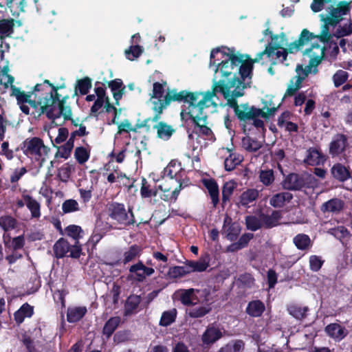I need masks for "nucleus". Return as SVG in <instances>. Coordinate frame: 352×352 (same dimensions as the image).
<instances>
[{"mask_svg":"<svg viewBox=\"0 0 352 352\" xmlns=\"http://www.w3.org/2000/svg\"><path fill=\"white\" fill-rule=\"evenodd\" d=\"M306 179L297 173H289L283 181V188L288 190H300L307 186Z\"/></svg>","mask_w":352,"mask_h":352,"instance_id":"nucleus-14","label":"nucleus"},{"mask_svg":"<svg viewBox=\"0 0 352 352\" xmlns=\"http://www.w3.org/2000/svg\"><path fill=\"white\" fill-rule=\"evenodd\" d=\"M107 212L109 217L117 225L124 228L133 226L136 221L131 207L126 209L124 204L111 201L107 204Z\"/></svg>","mask_w":352,"mask_h":352,"instance_id":"nucleus-6","label":"nucleus"},{"mask_svg":"<svg viewBox=\"0 0 352 352\" xmlns=\"http://www.w3.org/2000/svg\"><path fill=\"white\" fill-rule=\"evenodd\" d=\"M287 310L296 320H302L307 318L309 308L307 306L292 304L287 306Z\"/></svg>","mask_w":352,"mask_h":352,"instance_id":"nucleus-32","label":"nucleus"},{"mask_svg":"<svg viewBox=\"0 0 352 352\" xmlns=\"http://www.w3.org/2000/svg\"><path fill=\"white\" fill-rule=\"evenodd\" d=\"M22 197L25 202L27 208L30 211L32 218H40L41 215V204L30 195L23 194Z\"/></svg>","mask_w":352,"mask_h":352,"instance_id":"nucleus-29","label":"nucleus"},{"mask_svg":"<svg viewBox=\"0 0 352 352\" xmlns=\"http://www.w3.org/2000/svg\"><path fill=\"white\" fill-rule=\"evenodd\" d=\"M236 187V184L233 180L226 182L222 187V204H226L230 201V197L232 195L234 189Z\"/></svg>","mask_w":352,"mask_h":352,"instance_id":"nucleus-48","label":"nucleus"},{"mask_svg":"<svg viewBox=\"0 0 352 352\" xmlns=\"http://www.w3.org/2000/svg\"><path fill=\"white\" fill-rule=\"evenodd\" d=\"M166 85V82H164V84H161L159 82H154L151 99H154L153 100H160L161 102L163 101L162 98L164 93V85Z\"/></svg>","mask_w":352,"mask_h":352,"instance_id":"nucleus-56","label":"nucleus"},{"mask_svg":"<svg viewBox=\"0 0 352 352\" xmlns=\"http://www.w3.org/2000/svg\"><path fill=\"white\" fill-rule=\"evenodd\" d=\"M142 252V248L136 244L132 245L129 247V250L125 251L123 254L122 263H126L134 261L137 257H139Z\"/></svg>","mask_w":352,"mask_h":352,"instance_id":"nucleus-39","label":"nucleus"},{"mask_svg":"<svg viewBox=\"0 0 352 352\" xmlns=\"http://www.w3.org/2000/svg\"><path fill=\"white\" fill-rule=\"evenodd\" d=\"M210 311V308L206 307H199L190 309L188 311V316L192 318H201L208 314Z\"/></svg>","mask_w":352,"mask_h":352,"instance_id":"nucleus-61","label":"nucleus"},{"mask_svg":"<svg viewBox=\"0 0 352 352\" xmlns=\"http://www.w3.org/2000/svg\"><path fill=\"white\" fill-rule=\"evenodd\" d=\"M241 162V160L240 159L239 155H236L235 153H230L224 161L225 170L227 171H232Z\"/></svg>","mask_w":352,"mask_h":352,"instance_id":"nucleus-52","label":"nucleus"},{"mask_svg":"<svg viewBox=\"0 0 352 352\" xmlns=\"http://www.w3.org/2000/svg\"><path fill=\"white\" fill-rule=\"evenodd\" d=\"M183 188L182 184L179 183V185L175 188L171 192H170V188H164L161 190L164 191V194L162 197V199L164 201H173L175 202L179 195L181 190Z\"/></svg>","mask_w":352,"mask_h":352,"instance_id":"nucleus-50","label":"nucleus"},{"mask_svg":"<svg viewBox=\"0 0 352 352\" xmlns=\"http://www.w3.org/2000/svg\"><path fill=\"white\" fill-rule=\"evenodd\" d=\"M204 94V92H190L186 90H182L177 92L176 89L168 91L164 96L163 101L153 100L152 109L154 111L153 116V121L157 122L161 119V115L171 102H184L187 103L188 106V115L197 116L198 115L197 109L202 105V97ZM204 105V104H203Z\"/></svg>","mask_w":352,"mask_h":352,"instance_id":"nucleus-4","label":"nucleus"},{"mask_svg":"<svg viewBox=\"0 0 352 352\" xmlns=\"http://www.w3.org/2000/svg\"><path fill=\"white\" fill-rule=\"evenodd\" d=\"M258 195V190L254 188H249L241 195L240 204L243 206H248L250 204L256 200Z\"/></svg>","mask_w":352,"mask_h":352,"instance_id":"nucleus-41","label":"nucleus"},{"mask_svg":"<svg viewBox=\"0 0 352 352\" xmlns=\"http://www.w3.org/2000/svg\"><path fill=\"white\" fill-rule=\"evenodd\" d=\"M328 233L339 240L345 246L351 236L350 231L344 226H338L331 228L329 230Z\"/></svg>","mask_w":352,"mask_h":352,"instance_id":"nucleus-25","label":"nucleus"},{"mask_svg":"<svg viewBox=\"0 0 352 352\" xmlns=\"http://www.w3.org/2000/svg\"><path fill=\"white\" fill-rule=\"evenodd\" d=\"M208 108V107L204 104V105H201L197 109L198 115L195 117L194 116H188L189 118L192 121L193 124L195 126L199 128V132L205 135L209 136L212 132L210 128L207 126V119L208 116L207 113L204 111V109Z\"/></svg>","mask_w":352,"mask_h":352,"instance_id":"nucleus-13","label":"nucleus"},{"mask_svg":"<svg viewBox=\"0 0 352 352\" xmlns=\"http://www.w3.org/2000/svg\"><path fill=\"white\" fill-rule=\"evenodd\" d=\"M324 43L328 45L327 47L329 50V56L330 57V60L333 61L336 60L338 54L340 52L337 43L331 39L329 42H325Z\"/></svg>","mask_w":352,"mask_h":352,"instance_id":"nucleus-63","label":"nucleus"},{"mask_svg":"<svg viewBox=\"0 0 352 352\" xmlns=\"http://www.w3.org/2000/svg\"><path fill=\"white\" fill-rule=\"evenodd\" d=\"M18 226L17 220L11 215H3L0 217V228L8 232L14 230Z\"/></svg>","mask_w":352,"mask_h":352,"instance_id":"nucleus-42","label":"nucleus"},{"mask_svg":"<svg viewBox=\"0 0 352 352\" xmlns=\"http://www.w3.org/2000/svg\"><path fill=\"white\" fill-rule=\"evenodd\" d=\"M223 337V333L219 327L213 324H209L201 336L204 344H212Z\"/></svg>","mask_w":352,"mask_h":352,"instance_id":"nucleus-21","label":"nucleus"},{"mask_svg":"<svg viewBox=\"0 0 352 352\" xmlns=\"http://www.w3.org/2000/svg\"><path fill=\"white\" fill-rule=\"evenodd\" d=\"M253 237L252 233H245L241 236L237 242L233 243V246H236V248H244Z\"/></svg>","mask_w":352,"mask_h":352,"instance_id":"nucleus-64","label":"nucleus"},{"mask_svg":"<svg viewBox=\"0 0 352 352\" xmlns=\"http://www.w3.org/2000/svg\"><path fill=\"white\" fill-rule=\"evenodd\" d=\"M326 334L335 341H340L348 334L347 329L339 323H330L324 328Z\"/></svg>","mask_w":352,"mask_h":352,"instance_id":"nucleus-19","label":"nucleus"},{"mask_svg":"<svg viewBox=\"0 0 352 352\" xmlns=\"http://www.w3.org/2000/svg\"><path fill=\"white\" fill-rule=\"evenodd\" d=\"M143 47L139 45H132L130 47L125 50V56L129 60H134L140 57L143 53Z\"/></svg>","mask_w":352,"mask_h":352,"instance_id":"nucleus-53","label":"nucleus"},{"mask_svg":"<svg viewBox=\"0 0 352 352\" xmlns=\"http://www.w3.org/2000/svg\"><path fill=\"white\" fill-rule=\"evenodd\" d=\"M62 210L64 214L76 212L80 210L79 204L75 199H67L62 204Z\"/></svg>","mask_w":352,"mask_h":352,"instance_id":"nucleus-57","label":"nucleus"},{"mask_svg":"<svg viewBox=\"0 0 352 352\" xmlns=\"http://www.w3.org/2000/svg\"><path fill=\"white\" fill-rule=\"evenodd\" d=\"M195 292H199V290L195 289L193 288L181 289L179 291V300L181 302L186 306L196 305L199 300L198 298L195 296Z\"/></svg>","mask_w":352,"mask_h":352,"instance_id":"nucleus-31","label":"nucleus"},{"mask_svg":"<svg viewBox=\"0 0 352 352\" xmlns=\"http://www.w3.org/2000/svg\"><path fill=\"white\" fill-rule=\"evenodd\" d=\"M184 175V170L182 167L181 163L177 160H171L162 172V177H166L170 179H175L178 185H179V183L183 184Z\"/></svg>","mask_w":352,"mask_h":352,"instance_id":"nucleus-12","label":"nucleus"},{"mask_svg":"<svg viewBox=\"0 0 352 352\" xmlns=\"http://www.w3.org/2000/svg\"><path fill=\"white\" fill-rule=\"evenodd\" d=\"M291 43L287 48L281 47L279 44H272L269 43L263 51L258 53L254 58H251L252 65L261 62L262 65L270 63L271 65H276L278 62L283 63L287 59L288 53L290 52Z\"/></svg>","mask_w":352,"mask_h":352,"instance_id":"nucleus-5","label":"nucleus"},{"mask_svg":"<svg viewBox=\"0 0 352 352\" xmlns=\"http://www.w3.org/2000/svg\"><path fill=\"white\" fill-rule=\"evenodd\" d=\"M92 87L91 79L89 77H84L83 78L79 79L76 82L75 87L74 96L77 95L78 91L80 95H86L89 91V89Z\"/></svg>","mask_w":352,"mask_h":352,"instance_id":"nucleus-43","label":"nucleus"},{"mask_svg":"<svg viewBox=\"0 0 352 352\" xmlns=\"http://www.w3.org/2000/svg\"><path fill=\"white\" fill-rule=\"evenodd\" d=\"M129 272L130 273L128 276L129 280L143 283L147 277L152 276L155 273V270L152 267L146 266L140 260L136 263L130 266Z\"/></svg>","mask_w":352,"mask_h":352,"instance_id":"nucleus-11","label":"nucleus"},{"mask_svg":"<svg viewBox=\"0 0 352 352\" xmlns=\"http://www.w3.org/2000/svg\"><path fill=\"white\" fill-rule=\"evenodd\" d=\"M326 161V157L318 148L311 147L308 149V155L306 158V162L311 166H316L323 164Z\"/></svg>","mask_w":352,"mask_h":352,"instance_id":"nucleus-26","label":"nucleus"},{"mask_svg":"<svg viewBox=\"0 0 352 352\" xmlns=\"http://www.w3.org/2000/svg\"><path fill=\"white\" fill-rule=\"evenodd\" d=\"M348 146L347 136L342 133H337L334 135L329 144V152L332 157L339 156L345 152Z\"/></svg>","mask_w":352,"mask_h":352,"instance_id":"nucleus-15","label":"nucleus"},{"mask_svg":"<svg viewBox=\"0 0 352 352\" xmlns=\"http://www.w3.org/2000/svg\"><path fill=\"white\" fill-rule=\"evenodd\" d=\"M141 302V297L138 295H130L125 302L124 315L129 316L135 313Z\"/></svg>","mask_w":352,"mask_h":352,"instance_id":"nucleus-34","label":"nucleus"},{"mask_svg":"<svg viewBox=\"0 0 352 352\" xmlns=\"http://www.w3.org/2000/svg\"><path fill=\"white\" fill-rule=\"evenodd\" d=\"M329 14L324 16L320 14V20L324 22L322 26V30L320 34H314L307 29H303L298 40L291 43L290 52H298L305 44L314 38H318L321 42H329L332 39L333 34L329 32V27H336L342 20L343 16L350 12V2L346 1H340L337 7L331 6L329 8Z\"/></svg>","mask_w":352,"mask_h":352,"instance_id":"nucleus-3","label":"nucleus"},{"mask_svg":"<svg viewBox=\"0 0 352 352\" xmlns=\"http://www.w3.org/2000/svg\"><path fill=\"white\" fill-rule=\"evenodd\" d=\"M241 228L237 222H232V219L228 215H226L223 220V225L221 232L226 235V238L230 241H236L241 232Z\"/></svg>","mask_w":352,"mask_h":352,"instance_id":"nucleus-16","label":"nucleus"},{"mask_svg":"<svg viewBox=\"0 0 352 352\" xmlns=\"http://www.w3.org/2000/svg\"><path fill=\"white\" fill-rule=\"evenodd\" d=\"M326 48V47H322L320 49V55L311 58L309 61L308 65H307V67H309L311 70L312 67H315V69L312 71V73L314 74L318 72L316 67L322 62V59L324 58Z\"/></svg>","mask_w":352,"mask_h":352,"instance_id":"nucleus-60","label":"nucleus"},{"mask_svg":"<svg viewBox=\"0 0 352 352\" xmlns=\"http://www.w3.org/2000/svg\"><path fill=\"white\" fill-rule=\"evenodd\" d=\"M246 228L251 231H256L262 228V223L260 217L254 215H248L245 219Z\"/></svg>","mask_w":352,"mask_h":352,"instance_id":"nucleus-51","label":"nucleus"},{"mask_svg":"<svg viewBox=\"0 0 352 352\" xmlns=\"http://www.w3.org/2000/svg\"><path fill=\"white\" fill-rule=\"evenodd\" d=\"M65 232L67 236L73 238L76 241L82 237L83 230L81 227L76 225H69L65 228Z\"/></svg>","mask_w":352,"mask_h":352,"instance_id":"nucleus-55","label":"nucleus"},{"mask_svg":"<svg viewBox=\"0 0 352 352\" xmlns=\"http://www.w3.org/2000/svg\"><path fill=\"white\" fill-rule=\"evenodd\" d=\"M14 19H3L0 20V39L3 41L6 38L10 37L11 34L14 32Z\"/></svg>","mask_w":352,"mask_h":352,"instance_id":"nucleus-38","label":"nucleus"},{"mask_svg":"<svg viewBox=\"0 0 352 352\" xmlns=\"http://www.w3.org/2000/svg\"><path fill=\"white\" fill-rule=\"evenodd\" d=\"M293 199V195L289 192H282L274 195L270 199V204L274 208H282L286 202Z\"/></svg>","mask_w":352,"mask_h":352,"instance_id":"nucleus-33","label":"nucleus"},{"mask_svg":"<svg viewBox=\"0 0 352 352\" xmlns=\"http://www.w3.org/2000/svg\"><path fill=\"white\" fill-rule=\"evenodd\" d=\"M331 173L334 179L341 182H344L351 177L349 167H346L340 163H336L331 167Z\"/></svg>","mask_w":352,"mask_h":352,"instance_id":"nucleus-24","label":"nucleus"},{"mask_svg":"<svg viewBox=\"0 0 352 352\" xmlns=\"http://www.w3.org/2000/svg\"><path fill=\"white\" fill-rule=\"evenodd\" d=\"M121 323V318L119 316L111 317L106 321L102 330V333L108 340L113 334Z\"/></svg>","mask_w":352,"mask_h":352,"instance_id":"nucleus-30","label":"nucleus"},{"mask_svg":"<svg viewBox=\"0 0 352 352\" xmlns=\"http://www.w3.org/2000/svg\"><path fill=\"white\" fill-rule=\"evenodd\" d=\"M176 317V309L165 311L162 314L159 324L162 327H168L175 321Z\"/></svg>","mask_w":352,"mask_h":352,"instance_id":"nucleus-47","label":"nucleus"},{"mask_svg":"<svg viewBox=\"0 0 352 352\" xmlns=\"http://www.w3.org/2000/svg\"><path fill=\"white\" fill-rule=\"evenodd\" d=\"M250 81L241 82L236 78L226 83L225 80L214 81L212 90L204 92L201 104H206L208 107L212 105L216 106L212 98L216 96L217 93H220L227 100V105L233 109L234 115L240 122L245 123L252 120V124L256 128L263 129L264 128V122L258 118H269L270 116L274 115L278 107H268L267 102H265L262 109L253 105L250 106L248 102L239 104L236 98L244 95V89L250 87Z\"/></svg>","mask_w":352,"mask_h":352,"instance_id":"nucleus-1","label":"nucleus"},{"mask_svg":"<svg viewBox=\"0 0 352 352\" xmlns=\"http://www.w3.org/2000/svg\"><path fill=\"white\" fill-rule=\"evenodd\" d=\"M188 274H189V271L187 270L186 265H185L184 266L170 267L168 271L167 275L169 278H177Z\"/></svg>","mask_w":352,"mask_h":352,"instance_id":"nucleus-54","label":"nucleus"},{"mask_svg":"<svg viewBox=\"0 0 352 352\" xmlns=\"http://www.w3.org/2000/svg\"><path fill=\"white\" fill-rule=\"evenodd\" d=\"M259 217L261 221L262 226L265 228H272L278 225L279 220L281 219V212L273 210L270 215L261 212Z\"/></svg>","mask_w":352,"mask_h":352,"instance_id":"nucleus-22","label":"nucleus"},{"mask_svg":"<svg viewBox=\"0 0 352 352\" xmlns=\"http://www.w3.org/2000/svg\"><path fill=\"white\" fill-rule=\"evenodd\" d=\"M324 260L318 255H311L309 258V269L311 271L317 272L322 267Z\"/></svg>","mask_w":352,"mask_h":352,"instance_id":"nucleus-58","label":"nucleus"},{"mask_svg":"<svg viewBox=\"0 0 352 352\" xmlns=\"http://www.w3.org/2000/svg\"><path fill=\"white\" fill-rule=\"evenodd\" d=\"M53 251L56 258H62L65 256L78 258L82 254V248L79 241H75V244L71 245L64 238L59 239L54 243Z\"/></svg>","mask_w":352,"mask_h":352,"instance_id":"nucleus-9","label":"nucleus"},{"mask_svg":"<svg viewBox=\"0 0 352 352\" xmlns=\"http://www.w3.org/2000/svg\"><path fill=\"white\" fill-rule=\"evenodd\" d=\"M293 243L301 251H308L313 246V241L309 236L304 233L296 234L293 239Z\"/></svg>","mask_w":352,"mask_h":352,"instance_id":"nucleus-28","label":"nucleus"},{"mask_svg":"<svg viewBox=\"0 0 352 352\" xmlns=\"http://www.w3.org/2000/svg\"><path fill=\"white\" fill-rule=\"evenodd\" d=\"M345 203L339 198H332L323 203L320 206V210L323 213L340 214L344 209Z\"/></svg>","mask_w":352,"mask_h":352,"instance_id":"nucleus-18","label":"nucleus"},{"mask_svg":"<svg viewBox=\"0 0 352 352\" xmlns=\"http://www.w3.org/2000/svg\"><path fill=\"white\" fill-rule=\"evenodd\" d=\"M242 147L248 152H256L262 147L261 142L252 138L249 135L243 137L241 140Z\"/></svg>","mask_w":352,"mask_h":352,"instance_id":"nucleus-40","label":"nucleus"},{"mask_svg":"<svg viewBox=\"0 0 352 352\" xmlns=\"http://www.w3.org/2000/svg\"><path fill=\"white\" fill-rule=\"evenodd\" d=\"M153 128L157 129V138L164 140H169L175 132V129L164 122H159Z\"/></svg>","mask_w":352,"mask_h":352,"instance_id":"nucleus-36","label":"nucleus"},{"mask_svg":"<svg viewBox=\"0 0 352 352\" xmlns=\"http://www.w3.org/2000/svg\"><path fill=\"white\" fill-rule=\"evenodd\" d=\"M265 310V304L260 300H254L248 302L245 312L250 316L258 318L262 316Z\"/></svg>","mask_w":352,"mask_h":352,"instance_id":"nucleus-27","label":"nucleus"},{"mask_svg":"<svg viewBox=\"0 0 352 352\" xmlns=\"http://www.w3.org/2000/svg\"><path fill=\"white\" fill-rule=\"evenodd\" d=\"M349 78V74L346 71L342 69L338 70L333 76V81L334 83V86L336 87H339L340 86L344 84Z\"/></svg>","mask_w":352,"mask_h":352,"instance_id":"nucleus-59","label":"nucleus"},{"mask_svg":"<svg viewBox=\"0 0 352 352\" xmlns=\"http://www.w3.org/2000/svg\"><path fill=\"white\" fill-rule=\"evenodd\" d=\"M23 153L28 157H34L41 166L46 160L50 148L38 137L27 138L21 144Z\"/></svg>","mask_w":352,"mask_h":352,"instance_id":"nucleus-7","label":"nucleus"},{"mask_svg":"<svg viewBox=\"0 0 352 352\" xmlns=\"http://www.w3.org/2000/svg\"><path fill=\"white\" fill-rule=\"evenodd\" d=\"M60 94L58 93L57 100L53 104L54 106V118L55 120L63 117L64 120L71 119L72 112L71 107L66 105L68 96H63L60 98Z\"/></svg>","mask_w":352,"mask_h":352,"instance_id":"nucleus-17","label":"nucleus"},{"mask_svg":"<svg viewBox=\"0 0 352 352\" xmlns=\"http://www.w3.org/2000/svg\"><path fill=\"white\" fill-rule=\"evenodd\" d=\"M76 170L75 164L65 163L58 170L57 177L63 182H67L70 178L71 173Z\"/></svg>","mask_w":352,"mask_h":352,"instance_id":"nucleus-44","label":"nucleus"},{"mask_svg":"<svg viewBox=\"0 0 352 352\" xmlns=\"http://www.w3.org/2000/svg\"><path fill=\"white\" fill-rule=\"evenodd\" d=\"M210 65H217L215 72H219L225 80L230 82L234 78L239 81L246 82L251 80L254 66L250 56L248 54H235L234 49L227 47L212 49L210 56Z\"/></svg>","mask_w":352,"mask_h":352,"instance_id":"nucleus-2","label":"nucleus"},{"mask_svg":"<svg viewBox=\"0 0 352 352\" xmlns=\"http://www.w3.org/2000/svg\"><path fill=\"white\" fill-rule=\"evenodd\" d=\"M295 71L297 74L290 80L287 89L284 94V98L294 96L302 87L303 80L312 72L309 67L307 66L303 67L302 65L300 64L296 65Z\"/></svg>","mask_w":352,"mask_h":352,"instance_id":"nucleus-10","label":"nucleus"},{"mask_svg":"<svg viewBox=\"0 0 352 352\" xmlns=\"http://www.w3.org/2000/svg\"><path fill=\"white\" fill-rule=\"evenodd\" d=\"M53 145L54 147L58 148L56 157H60L66 160L69 157L74 144L68 139L67 141L60 146H57L54 143Z\"/></svg>","mask_w":352,"mask_h":352,"instance_id":"nucleus-46","label":"nucleus"},{"mask_svg":"<svg viewBox=\"0 0 352 352\" xmlns=\"http://www.w3.org/2000/svg\"><path fill=\"white\" fill-rule=\"evenodd\" d=\"M258 177L259 181L265 186H271L275 180L272 169L260 170Z\"/></svg>","mask_w":352,"mask_h":352,"instance_id":"nucleus-49","label":"nucleus"},{"mask_svg":"<svg viewBox=\"0 0 352 352\" xmlns=\"http://www.w3.org/2000/svg\"><path fill=\"white\" fill-rule=\"evenodd\" d=\"M186 265L189 274L194 272H202L209 267V261L206 258H200L198 261H186Z\"/></svg>","mask_w":352,"mask_h":352,"instance_id":"nucleus-37","label":"nucleus"},{"mask_svg":"<svg viewBox=\"0 0 352 352\" xmlns=\"http://www.w3.org/2000/svg\"><path fill=\"white\" fill-rule=\"evenodd\" d=\"M203 184L209 192L213 207L216 208L219 202V190L217 182L214 179H206L203 180Z\"/></svg>","mask_w":352,"mask_h":352,"instance_id":"nucleus-23","label":"nucleus"},{"mask_svg":"<svg viewBox=\"0 0 352 352\" xmlns=\"http://www.w3.org/2000/svg\"><path fill=\"white\" fill-rule=\"evenodd\" d=\"M244 342L241 340H237L232 346L227 345L221 348L219 352H240L243 349Z\"/></svg>","mask_w":352,"mask_h":352,"instance_id":"nucleus-62","label":"nucleus"},{"mask_svg":"<svg viewBox=\"0 0 352 352\" xmlns=\"http://www.w3.org/2000/svg\"><path fill=\"white\" fill-rule=\"evenodd\" d=\"M90 148L84 146H78L74 151V157L79 164L87 162L90 157Z\"/></svg>","mask_w":352,"mask_h":352,"instance_id":"nucleus-45","label":"nucleus"},{"mask_svg":"<svg viewBox=\"0 0 352 352\" xmlns=\"http://www.w3.org/2000/svg\"><path fill=\"white\" fill-rule=\"evenodd\" d=\"M86 307H75L68 308L67 311V320L69 323H75L80 321L87 314Z\"/></svg>","mask_w":352,"mask_h":352,"instance_id":"nucleus-35","label":"nucleus"},{"mask_svg":"<svg viewBox=\"0 0 352 352\" xmlns=\"http://www.w3.org/2000/svg\"><path fill=\"white\" fill-rule=\"evenodd\" d=\"M11 96H14L16 99L17 104L19 105L20 109L25 115H29L30 108L26 103H28L31 100L30 95H26L25 92L21 91L19 87L16 86H12V91L10 94Z\"/></svg>","mask_w":352,"mask_h":352,"instance_id":"nucleus-20","label":"nucleus"},{"mask_svg":"<svg viewBox=\"0 0 352 352\" xmlns=\"http://www.w3.org/2000/svg\"><path fill=\"white\" fill-rule=\"evenodd\" d=\"M55 99L50 94L48 98L41 94L38 98L30 100L28 104L33 109L30 113L34 118L38 119L44 113L49 120H55L54 106Z\"/></svg>","mask_w":352,"mask_h":352,"instance_id":"nucleus-8","label":"nucleus"}]
</instances>
